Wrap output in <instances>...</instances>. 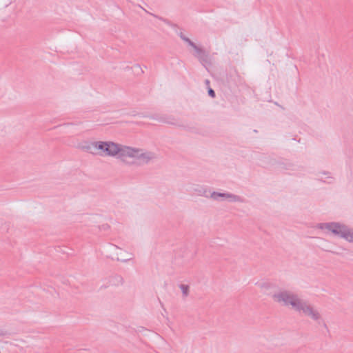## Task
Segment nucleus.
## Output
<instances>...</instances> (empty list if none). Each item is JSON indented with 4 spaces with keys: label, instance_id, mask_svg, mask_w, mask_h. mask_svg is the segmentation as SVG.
Here are the masks:
<instances>
[{
    "label": "nucleus",
    "instance_id": "obj_1",
    "mask_svg": "<svg viewBox=\"0 0 353 353\" xmlns=\"http://www.w3.org/2000/svg\"><path fill=\"white\" fill-rule=\"evenodd\" d=\"M92 152L101 155L119 154L122 161H126L128 158L132 159L130 163L141 164L149 162L154 158V155L143 150L126 146H121L112 142L99 141L92 144Z\"/></svg>",
    "mask_w": 353,
    "mask_h": 353
},
{
    "label": "nucleus",
    "instance_id": "obj_2",
    "mask_svg": "<svg viewBox=\"0 0 353 353\" xmlns=\"http://www.w3.org/2000/svg\"><path fill=\"white\" fill-rule=\"evenodd\" d=\"M275 301L285 305H290L294 309L296 307L301 299L288 292H279L273 296Z\"/></svg>",
    "mask_w": 353,
    "mask_h": 353
},
{
    "label": "nucleus",
    "instance_id": "obj_3",
    "mask_svg": "<svg viewBox=\"0 0 353 353\" xmlns=\"http://www.w3.org/2000/svg\"><path fill=\"white\" fill-rule=\"evenodd\" d=\"M295 310L302 312L305 315H307L313 319H318L320 317L319 313L316 310L301 299Z\"/></svg>",
    "mask_w": 353,
    "mask_h": 353
},
{
    "label": "nucleus",
    "instance_id": "obj_4",
    "mask_svg": "<svg viewBox=\"0 0 353 353\" xmlns=\"http://www.w3.org/2000/svg\"><path fill=\"white\" fill-rule=\"evenodd\" d=\"M325 228L332 231L334 234L342 235L343 232H345L346 227L341 225L338 223H332L325 225Z\"/></svg>",
    "mask_w": 353,
    "mask_h": 353
},
{
    "label": "nucleus",
    "instance_id": "obj_5",
    "mask_svg": "<svg viewBox=\"0 0 353 353\" xmlns=\"http://www.w3.org/2000/svg\"><path fill=\"white\" fill-rule=\"evenodd\" d=\"M341 236L350 242H353V231L347 228L345 229V232H343Z\"/></svg>",
    "mask_w": 353,
    "mask_h": 353
},
{
    "label": "nucleus",
    "instance_id": "obj_6",
    "mask_svg": "<svg viewBox=\"0 0 353 353\" xmlns=\"http://www.w3.org/2000/svg\"><path fill=\"white\" fill-rule=\"evenodd\" d=\"M183 294L185 295V296H187L188 294V292H189V287L188 285H181V287H180Z\"/></svg>",
    "mask_w": 353,
    "mask_h": 353
},
{
    "label": "nucleus",
    "instance_id": "obj_7",
    "mask_svg": "<svg viewBox=\"0 0 353 353\" xmlns=\"http://www.w3.org/2000/svg\"><path fill=\"white\" fill-rule=\"evenodd\" d=\"M208 93H209V94H210L212 97H214V96H215V93H214V91L213 90L210 89V90H208Z\"/></svg>",
    "mask_w": 353,
    "mask_h": 353
}]
</instances>
